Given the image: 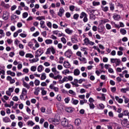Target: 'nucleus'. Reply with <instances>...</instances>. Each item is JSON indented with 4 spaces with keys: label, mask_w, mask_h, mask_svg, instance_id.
I'll return each instance as SVG.
<instances>
[{
    "label": "nucleus",
    "mask_w": 129,
    "mask_h": 129,
    "mask_svg": "<svg viewBox=\"0 0 129 129\" xmlns=\"http://www.w3.org/2000/svg\"><path fill=\"white\" fill-rule=\"evenodd\" d=\"M65 32L67 34L70 35V34H72V33H73V30H71L70 28H67L65 29Z\"/></svg>",
    "instance_id": "obj_18"
},
{
    "label": "nucleus",
    "mask_w": 129,
    "mask_h": 129,
    "mask_svg": "<svg viewBox=\"0 0 129 129\" xmlns=\"http://www.w3.org/2000/svg\"><path fill=\"white\" fill-rule=\"evenodd\" d=\"M44 70V67H43V66L40 65L37 68V71L38 72H41Z\"/></svg>",
    "instance_id": "obj_20"
},
{
    "label": "nucleus",
    "mask_w": 129,
    "mask_h": 129,
    "mask_svg": "<svg viewBox=\"0 0 129 129\" xmlns=\"http://www.w3.org/2000/svg\"><path fill=\"white\" fill-rule=\"evenodd\" d=\"M120 32L122 35H125L126 34V30L123 28H121L120 30Z\"/></svg>",
    "instance_id": "obj_31"
},
{
    "label": "nucleus",
    "mask_w": 129,
    "mask_h": 129,
    "mask_svg": "<svg viewBox=\"0 0 129 129\" xmlns=\"http://www.w3.org/2000/svg\"><path fill=\"white\" fill-rule=\"evenodd\" d=\"M25 57L26 58H34V55L31 53H27Z\"/></svg>",
    "instance_id": "obj_34"
},
{
    "label": "nucleus",
    "mask_w": 129,
    "mask_h": 129,
    "mask_svg": "<svg viewBox=\"0 0 129 129\" xmlns=\"http://www.w3.org/2000/svg\"><path fill=\"white\" fill-rule=\"evenodd\" d=\"M123 98L124 99L125 103H128V101H129L128 98L125 97V96H123Z\"/></svg>",
    "instance_id": "obj_57"
},
{
    "label": "nucleus",
    "mask_w": 129,
    "mask_h": 129,
    "mask_svg": "<svg viewBox=\"0 0 129 129\" xmlns=\"http://www.w3.org/2000/svg\"><path fill=\"white\" fill-rule=\"evenodd\" d=\"M29 16V14L27 12L23 13L22 14V17L24 19H26Z\"/></svg>",
    "instance_id": "obj_46"
},
{
    "label": "nucleus",
    "mask_w": 129,
    "mask_h": 129,
    "mask_svg": "<svg viewBox=\"0 0 129 129\" xmlns=\"http://www.w3.org/2000/svg\"><path fill=\"white\" fill-rule=\"evenodd\" d=\"M128 90H129L128 87H127L126 88H122L120 89V91L121 92H122V93H125L126 91H128Z\"/></svg>",
    "instance_id": "obj_24"
},
{
    "label": "nucleus",
    "mask_w": 129,
    "mask_h": 129,
    "mask_svg": "<svg viewBox=\"0 0 129 129\" xmlns=\"http://www.w3.org/2000/svg\"><path fill=\"white\" fill-rule=\"evenodd\" d=\"M71 41L73 44L75 43H77L78 42V40H77V38H73L71 39Z\"/></svg>",
    "instance_id": "obj_48"
},
{
    "label": "nucleus",
    "mask_w": 129,
    "mask_h": 129,
    "mask_svg": "<svg viewBox=\"0 0 129 129\" xmlns=\"http://www.w3.org/2000/svg\"><path fill=\"white\" fill-rule=\"evenodd\" d=\"M47 78V76H46V73H43L41 74V76L40 78L41 80H45Z\"/></svg>",
    "instance_id": "obj_21"
},
{
    "label": "nucleus",
    "mask_w": 129,
    "mask_h": 129,
    "mask_svg": "<svg viewBox=\"0 0 129 129\" xmlns=\"http://www.w3.org/2000/svg\"><path fill=\"white\" fill-rule=\"evenodd\" d=\"M45 42L47 44L49 45V44H52L53 43V40L51 39H46L45 41Z\"/></svg>",
    "instance_id": "obj_32"
},
{
    "label": "nucleus",
    "mask_w": 129,
    "mask_h": 129,
    "mask_svg": "<svg viewBox=\"0 0 129 129\" xmlns=\"http://www.w3.org/2000/svg\"><path fill=\"white\" fill-rule=\"evenodd\" d=\"M69 93L70 94H71L72 95H74V96H75L76 95V93L75 92H74L73 90H70L69 91Z\"/></svg>",
    "instance_id": "obj_42"
},
{
    "label": "nucleus",
    "mask_w": 129,
    "mask_h": 129,
    "mask_svg": "<svg viewBox=\"0 0 129 129\" xmlns=\"http://www.w3.org/2000/svg\"><path fill=\"white\" fill-rule=\"evenodd\" d=\"M64 101L66 102V103H69V102L70 101V98L67 97L64 99Z\"/></svg>",
    "instance_id": "obj_58"
},
{
    "label": "nucleus",
    "mask_w": 129,
    "mask_h": 129,
    "mask_svg": "<svg viewBox=\"0 0 129 129\" xmlns=\"http://www.w3.org/2000/svg\"><path fill=\"white\" fill-rule=\"evenodd\" d=\"M28 125H31V126H33V125H34L35 123L33 122L32 120H29L27 122Z\"/></svg>",
    "instance_id": "obj_37"
},
{
    "label": "nucleus",
    "mask_w": 129,
    "mask_h": 129,
    "mask_svg": "<svg viewBox=\"0 0 129 129\" xmlns=\"http://www.w3.org/2000/svg\"><path fill=\"white\" fill-rule=\"evenodd\" d=\"M66 111H67V112H73V109L72 108V107H70L66 108Z\"/></svg>",
    "instance_id": "obj_29"
},
{
    "label": "nucleus",
    "mask_w": 129,
    "mask_h": 129,
    "mask_svg": "<svg viewBox=\"0 0 129 129\" xmlns=\"http://www.w3.org/2000/svg\"><path fill=\"white\" fill-rule=\"evenodd\" d=\"M72 54H73V53L72 52V50H71V49H68L65 52L64 56H66V57H67V58H71Z\"/></svg>",
    "instance_id": "obj_2"
},
{
    "label": "nucleus",
    "mask_w": 129,
    "mask_h": 129,
    "mask_svg": "<svg viewBox=\"0 0 129 129\" xmlns=\"http://www.w3.org/2000/svg\"><path fill=\"white\" fill-rule=\"evenodd\" d=\"M50 51L52 53V54H54L55 53H56V50H55V48L53 46L50 47Z\"/></svg>",
    "instance_id": "obj_45"
},
{
    "label": "nucleus",
    "mask_w": 129,
    "mask_h": 129,
    "mask_svg": "<svg viewBox=\"0 0 129 129\" xmlns=\"http://www.w3.org/2000/svg\"><path fill=\"white\" fill-rule=\"evenodd\" d=\"M87 17H88V16L87 15L86 16L84 17L83 20L84 23H86L88 21V18H87Z\"/></svg>",
    "instance_id": "obj_59"
},
{
    "label": "nucleus",
    "mask_w": 129,
    "mask_h": 129,
    "mask_svg": "<svg viewBox=\"0 0 129 129\" xmlns=\"http://www.w3.org/2000/svg\"><path fill=\"white\" fill-rule=\"evenodd\" d=\"M43 126L45 128H47L48 126H49V123H48V122L47 121L45 122L43 124Z\"/></svg>",
    "instance_id": "obj_56"
},
{
    "label": "nucleus",
    "mask_w": 129,
    "mask_h": 129,
    "mask_svg": "<svg viewBox=\"0 0 129 129\" xmlns=\"http://www.w3.org/2000/svg\"><path fill=\"white\" fill-rule=\"evenodd\" d=\"M19 19V17L18 16H17V15H15L14 14H13L12 16H11V21H15L16 20V19Z\"/></svg>",
    "instance_id": "obj_30"
},
{
    "label": "nucleus",
    "mask_w": 129,
    "mask_h": 129,
    "mask_svg": "<svg viewBox=\"0 0 129 129\" xmlns=\"http://www.w3.org/2000/svg\"><path fill=\"white\" fill-rule=\"evenodd\" d=\"M18 126H19V127H20V128H22V127H23V122L19 121L18 122Z\"/></svg>",
    "instance_id": "obj_63"
},
{
    "label": "nucleus",
    "mask_w": 129,
    "mask_h": 129,
    "mask_svg": "<svg viewBox=\"0 0 129 129\" xmlns=\"http://www.w3.org/2000/svg\"><path fill=\"white\" fill-rule=\"evenodd\" d=\"M105 27L107 30H111V26L109 24H106Z\"/></svg>",
    "instance_id": "obj_50"
},
{
    "label": "nucleus",
    "mask_w": 129,
    "mask_h": 129,
    "mask_svg": "<svg viewBox=\"0 0 129 129\" xmlns=\"http://www.w3.org/2000/svg\"><path fill=\"white\" fill-rule=\"evenodd\" d=\"M101 9L103 12L106 13V12H108L109 8L107 6L104 7L103 6H101Z\"/></svg>",
    "instance_id": "obj_8"
},
{
    "label": "nucleus",
    "mask_w": 129,
    "mask_h": 129,
    "mask_svg": "<svg viewBox=\"0 0 129 129\" xmlns=\"http://www.w3.org/2000/svg\"><path fill=\"white\" fill-rule=\"evenodd\" d=\"M81 123V120H80V119H76L75 120V124H76V125H77L78 126L80 125Z\"/></svg>",
    "instance_id": "obj_14"
},
{
    "label": "nucleus",
    "mask_w": 129,
    "mask_h": 129,
    "mask_svg": "<svg viewBox=\"0 0 129 129\" xmlns=\"http://www.w3.org/2000/svg\"><path fill=\"white\" fill-rule=\"evenodd\" d=\"M43 51H42L41 49H38L37 50V52L36 53L35 55V58H39L40 56H41L42 54H43Z\"/></svg>",
    "instance_id": "obj_4"
},
{
    "label": "nucleus",
    "mask_w": 129,
    "mask_h": 129,
    "mask_svg": "<svg viewBox=\"0 0 129 129\" xmlns=\"http://www.w3.org/2000/svg\"><path fill=\"white\" fill-rule=\"evenodd\" d=\"M66 81H68V77H64L62 80H60V83H64V82H66Z\"/></svg>",
    "instance_id": "obj_28"
},
{
    "label": "nucleus",
    "mask_w": 129,
    "mask_h": 129,
    "mask_svg": "<svg viewBox=\"0 0 129 129\" xmlns=\"http://www.w3.org/2000/svg\"><path fill=\"white\" fill-rule=\"evenodd\" d=\"M36 20H38V21H41L42 20H45V16L38 17L36 18Z\"/></svg>",
    "instance_id": "obj_51"
},
{
    "label": "nucleus",
    "mask_w": 129,
    "mask_h": 129,
    "mask_svg": "<svg viewBox=\"0 0 129 129\" xmlns=\"http://www.w3.org/2000/svg\"><path fill=\"white\" fill-rule=\"evenodd\" d=\"M74 74L75 76H78L80 74V71L78 69H76L74 71Z\"/></svg>",
    "instance_id": "obj_15"
},
{
    "label": "nucleus",
    "mask_w": 129,
    "mask_h": 129,
    "mask_svg": "<svg viewBox=\"0 0 129 129\" xmlns=\"http://www.w3.org/2000/svg\"><path fill=\"white\" fill-rule=\"evenodd\" d=\"M110 11H112V12H113V11H114V4H113L112 3L110 4Z\"/></svg>",
    "instance_id": "obj_33"
},
{
    "label": "nucleus",
    "mask_w": 129,
    "mask_h": 129,
    "mask_svg": "<svg viewBox=\"0 0 129 129\" xmlns=\"http://www.w3.org/2000/svg\"><path fill=\"white\" fill-rule=\"evenodd\" d=\"M87 15V14H86L85 12H82L80 15V19H83V18H85V17H86Z\"/></svg>",
    "instance_id": "obj_19"
},
{
    "label": "nucleus",
    "mask_w": 129,
    "mask_h": 129,
    "mask_svg": "<svg viewBox=\"0 0 129 129\" xmlns=\"http://www.w3.org/2000/svg\"><path fill=\"white\" fill-rule=\"evenodd\" d=\"M100 22L102 25L106 24V23H109V20L107 19H103L100 21Z\"/></svg>",
    "instance_id": "obj_17"
},
{
    "label": "nucleus",
    "mask_w": 129,
    "mask_h": 129,
    "mask_svg": "<svg viewBox=\"0 0 129 129\" xmlns=\"http://www.w3.org/2000/svg\"><path fill=\"white\" fill-rule=\"evenodd\" d=\"M64 12H65V10H64V9L63 8V7H61L59 9V11L58 13H57L58 16H59V17H62Z\"/></svg>",
    "instance_id": "obj_5"
},
{
    "label": "nucleus",
    "mask_w": 129,
    "mask_h": 129,
    "mask_svg": "<svg viewBox=\"0 0 129 129\" xmlns=\"http://www.w3.org/2000/svg\"><path fill=\"white\" fill-rule=\"evenodd\" d=\"M60 40L63 44H65L66 43H67V41L66 40V38H65V37L61 38Z\"/></svg>",
    "instance_id": "obj_47"
},
{
    "label": "nucleus",
    "mask_w": 129,
    "mask_h": 129,
    "mask_svg": "<svg viewBox=\"0 0 129 129\" xmlns=\"http://www.w3.org/2000/svg\"><path fill=\"white\" fill-rule=\"evenodd\" d=\"M32 62H31V63H35V62H38V61H39V58L37 57L36 58H33L32 60H31Z\"/></svg>",
    "instance_id": "obj_54"
},
{
    "label": "nucleus",
    "mask_w": 129,
    "mask_h": 129,
    "mask_svg": "<svg viewBox=\"0 0 129 129\" xmlns=\"http://www.w3.org/2000/svg\"><path fill=\"white\" fill-rule=\"evenodd\" d=\"M39 35H40V33H39L38 31H36L35 33L33 34L32 36H33V37H37V36H39Z\"/></svg>",
    "instance_id": "obj_62"
},
{
    "label": "nucleus",
    "mask_w": 129,
    "mask_h": 129,
    "mask_svg": "<svg viewBox=\"0 0 129 129\" xmlns=\"http://www.w3.org/2000/svg\"><path fill=\"white\" fill-rule=\"evenodd\" d=\"M77 56H78L79 57H81L82 56V53H81V52L80 51H78L76 53Z\"/></svg>",
    "instance_id": "obj_64"
},
{
    "label": "nucleus",
    "mask_w": 129,
    "mask_h": 129,
    "mask_svg": "<svg viewBox=\"0 0 129 129\" xmlns=\"http://www.w3.org/2000/svg\"><path fill=\"white\" fill-rule=\"evenodd\" d=\"M123 114L124 115H129V112L127 110H125L123 112Z\"/></svg>",
    "instance_id": "obj_61"
},
{
    "label": "nucleus",
    "mask_w": 129,
    "mask_h": 129,
    "mask_svg": "<svg viewBox=\"0 0 129 129\" xmlns=\"http://www.w3.org/2000/svg\"><path fill=\"white\" fill-rule=\"evenodd\" d=\"M31 71H32V72H35L36 70H37V67L35 66H32L30 69Z\"/></svg>",
    "instance_id": "obj_44"
},
{
    "label": "nucleus",
    "mask_w": 129,
    "mask_h": 129,
    "mask_svg": "<svg viewBox=\"0 0 129 129\" xmlns=\"http://www.w3.org/2000/svg\"><path fill=\"white\" fill-rule=\"evenodd\" d=\"M115 99L119 103H122V102H123V100L121 98H119L118 96H115Z\"/></svg>",
    "instance_id": "obj_13"
},
{
    "label": "nucleus",
    "mask_w": 129,
    "mask_h": 129,
    "mask_svg": "<svg viewBox=\"0 0 129 129\" xmlns=\"http://www.w3.org/2000/svg\"><path fill=\"white\" fill-rule=\"evenodd\" d=\"M19 55L22 56V57L25 56V51L21 50L19 52Z\"/></svg>",
    "instance_id": "obj_60"
},
{
    "label": "nucleus",
    "mask_w": 129,
    "mask_h": 129,
    "mask_svg": "<svg viewBox=\"0 0 129 129\" xmlns=\"http://www.w3.org/2000/svg\"><path fill=\"white\" fill-rule=\"evenodd\" d=\"M63 67L64 68L69 69L71 67V64L68 61H64L63 62Z\"/></svg>",
    "instance_id": "obj_7"
},
{
    "label": "nucleus",
    "mask_w": 129,
    "mask_h": 129,
    "mask_svg": "<svg viewBox=\"0 0 129 129\" xmlns=\"http://www.w3.org/2000/svg\"><path fill=\"white\" fill-rule=\"evenodd\" d=\"M3 121L4 122H11V119H10L8 117H5L3 118Z\"/></svg>",
    "instance_id": "obj_22"
},
{
    "label": "nucleus",
    "mask_w": 129,
    "mask_h": 129,
    "mask_svg": "<svg viewBox=\"0 0 129 129\" xmlns=\"http://www.w3.org/2000/svg\"><path fill=\"white\" fill-rule=\"evenodd\" d=\"M51 53V47H49L47 49L45 54L46 55H49Z\"/></svg>",
    "instance_id": "obj_49"
},
{
    "label": "nucleus",
    "mask_w": 129,
    "mask_h": 129,
    "mask_svg": "<svg viewBox=\"0 0 129 129\" xmlns=\"http://www.w3.org/2000/svg\"><path fill=\"white\" fill-rule=\"evenodd\" d=\"M78 18H79V14H75L74 15L73 18L74 20H78Z\"/></svg>",
    "instance_id": "obj_43"
},
{
    "label": "nucleus",
    "mask_w": 129,
    "mask_h": 129,
    "mask_svg": "<svg viewBox=\"0 0 129 129\" xmlns=\"http://www.w3.org/2000/svg\"><path fill=\"white\" fill-rule=\"evenodd\" d=\"M34 84L36 86H39V85H40V80L37 79L35 80L34 81Z\"/></svg>",
    "instance_id": "obj_40"
},
{
    "label": "nucleus",
    "mask_w": 129,
    "mask_h": 129,
    "mask_svg": "<svg viewBox=\"0 0 129 129\" xmlns=\"http://www.w3.org/2000/svg\"><path fill=\"white\" fill-rule=\"evenodd\" d=\"M104 30H105L104 26L100 25L98 27V32L99 33H103V32H104Z\"/></svg>",
    "instance_id": "obj_6"
},
{
    "label": "nucleus",
    "mask_w": 129,
    "mask_h": 129,
    "mask_svg": "<svg viewBox=\"0 0 129 129\" xmlns=\"http://www.w3.org/2000/svg\"><path fill=\"white\" fill-rule=\"evenodd\" d=\"M69 70H66L62 72V74H64V75H66L67 74H69Z\"/></svg>",
    "instance_id": "obj_53"
},
{
    "label": "nucleus",
    "mask_w": 129,
    "mask_h": 129,
    "mask_svg": "<svg viewBox=\"0 0 129 129\" xmlns=\"http://www.w3.org/2000/svg\"><path fill=\"white\" fill-rule=\"evenodd\" d=\"M71 102L73 104H74V105H77L79 102V101L78 100H75L73 98L72 99Z\"/></svg>",
    "instance_id": "obj_11"
},
{
    "label": "nucleus",
    "mask_w": 129,
    "mask_h": 129,
    "mask_svg": "<svg viewBox=\"0 0 129 129\" xmlns=\"http://www.w3.org/2000/svg\"><path fill=\"white\" fill-rule=\"evenodd\" d=\"M39 92H40V88H35L34 92V94H35V95H39Z\"/></svg>",
    "instance_id": "obj_16"
},
{
    "label": "nucleus",
    "mask_w": 129,
    "mask_h": 129,
    "mask_svg": "<svg viewBox=\"0 0 129 129\" xmlns=\"http://www.w3.org/2000/svg\"><path fill=\"white\" fill-rule=\"evenodd\" d=\"M116 66H119V64H120V59L119 58H116Z\"/></svg>",
    "instance_id": "obj_41"
},
{
    "label": "nucleus",
    "mask_w": 129,
    "mask_h": 129,
    "mask_svg": "<svg viewBox=\"0 0 129 129\" xmlns=\"http://www.w3.org/2000/svg\"><path fill=\"white\" fill-rule=\"evenodd\" d=\"M127 122H128L127 119L124 118L123 119V121L121 122V124L123 126H126V123H127Z\"/></svg>",
    "instance_id": "obj_9"
},
{
    "label": "nucleus",
    "mask_w": 129,
    "mask_h": 129,
    "mask_svg": "<svg viewBox=\"0 0 129 129\" xmlns=\"http://www.w3.org/2000/svg\"><path fill=\"white\" fill-rule=\"evenodd\" d=\"M3 18L5 21H7V20H8L9 18H10V13L8 12H4L3 13Z\"/></svg>",
    "instance_id": "obj_3"
},
{
    "label": "nucleus",
    "mask_w": 129,
    "mask_h": 129,
    "mask_svg": "<svg viewBox=\"0 0 129 129\" xmlns=\"http://www.w3.org/2000/svg\"><path fill=\"white\" fill-rule=\"evenodd\" d=\"M113 18L114 20H115V21H119V19H120V16L119 15L116 14L113 16Z\"/></svg>",
    "instance_id": "obj_12"
},
{
    "label": "nucleus",
    "mask_w": 129,
    "mask_h": 129,
    "mask_svg": "<svg viewBox=\"0 0 129 129\" xmlns=\"http://www.w3.org/2000/svg\"><path fill=\"white\" fill-rule=\"evenodd\" d=\"M53 79L55 80H57V79H59V81L62 79V77L60 76V75H57L56 76L53 77Z\"/></svg>",
    "instance_id": "obj_25"
},
{
    "label": "nucleus",
    "mask_w": 129,
    "mask_h": 129,
    "mask_svg": "<svg viewBox=\"0 0 129 129\" xmlns=\"http://www.w3.org/2000/svg\"><path fill=\"white\" fill-rule=\"evenodd\" d=\"M78 59L81 62H83L85 64L87 63V60L85 57L81 56V57H79Z\"/></svg>",
    "instance_id": "obj_10"
},
{
    "label": "nucleus",
    "mask_w": 129,
    "mask_h": 129,
    "mask_svg": "<svg viewBox=\"0 0 129 129\" xmlns=\"http://www.w3.org/2000/svg\"><path fill=\"white\" fill-rule=\"evenodd\" d=\"M68 119H66V118L64 117L61 119V123L62 126H68Z\"/></svg>",
    "instance_id": "obj_1"
},
{
    "label": "nucleus",
    "mask_w": 129,
    "mask_h": 129,
    "mask_svg": "<svg viewBox=\"0 0 129 129\" xmlns=\"http://www.w3.org/2000/svg\"><path fill=\"white\" fill-rule=\"evenodd\" d=\"M89 106L90 109H94V108H95V105H94L93 103H90Z\"/></svg>",
    "instance_id": "obj_39"
},
{
    "label": "nucleus",
    "mask_w": 129,
    "mask_h": 129,
    "mask_svg": "<svg viewBox=\"0 0 129 129\" xmlns=\"http://www.w3.org/2000/svg\"><path fill=\"white\" fill-rule=\"evenodd\" d=\"M27 93H28V91H27V89H26V88L22 89V92L21 94H22L24 95H27Z\"/></svg>",
    "instance_id": "obj_38"
},
{
    "label": "nucleus",
    "mask_w": 129,
    "mask_h": 129,
    "mask_svg": "<svg viewBox=\"0 0 129 129\" xmlns=\"http://www.w3.org/2000/svg\"><path fill=\"white\" fill-rule=\"evenodd\" d=\"M46 26H47V27H48V28H52V23H51V22H46Z\"/></svg>",
    "instance_id": "obj_55"
},
{
    "label": "nucleus",
    "mask_w": 129,
    "mask_h": 129,
    "mask_svg": "<svg viewBox=\"0 0 129 129\" xmlns=\"http://www.w3.org/2000/svg\"><path fill=\"white\" fill-rule=\"evenodd\" d=\"M23 86H24V87H26L27 89H30V85L26 82H25V81H23Z\"/></svg>",
    "instance_id": "obj_23"
},
{
    "label": "nucleus",
    "mask_w": 129,
    "mask_h": 129,
    "mask_svg": "<svg viewBox=\"0 0 129 129\" xmlns=\"http://www.w3.org/2000/svg\"><path fill=\"white\" fill-rule=\"evenodd\" d=\"M111 25H114L115 28H117V29H119V25L115 24V22L113 21L111 22Z\"/></svg>",
    "instance_id": "obj_35"
},
{
    "label": "nucleus",
    "mask_w": 129,
    "mask_h": 129,
    "mask_svg": "<svg viewBox=\"0 0 129 129\" xmlns=\"http://www.w3.org/2000/svg\"><path fill=\"white\" fill-rule=\"evenodd\" d=\"M90 41V40H89V39L87 37H86L84 40V42L85 44V45H88L89 42Z\"/></svg>",
    "instance_id": "obj_36"
},
{
    "label": "nucleus",
    "mask_w": 129,
    "mask_h": 129,
    "mask_svg": "<svg viewBox=\"0 0 129 129\" xmlns=\"http://www.w3.org/2000/svg\"><path fill=\"white\" fill-rule=\"evenodd\" d=\"M58 37H65V34L59 31L57 34Z\"/></svg>",
    "instance_id": "obj_52"
},
{
    "label": "nucleus",
    "mask_w": 129,
    "mask_h": 129,
    "mask_svg": "<svg viewBox=\"0 0 129 129\" xmlns=\"http://www.w3.org/2000/svg\"><path fill=\"white\" fill-rule=\"evenodd\" d=\"M92 5H93V7H96V6H100V2L93 1L92 2Z\"/></svg>",
    "instance_id": "obj_27"
},
{
    "label": "nucleus",
    "mask_w": 129,
    "mask_h": 129,
    "mask_svg": "<svg viewBox=\"0 0 129 129\" xmlns=\"http://www.w3.org/2000/svg\"><path fill=\"white\" fill-rule=\"evenodd\" d=\"M84 103H87V100L84 99L83 100H81L80 101V104L81 105H83Z\"/></svg>",
    "instance_id": "obj_26"
}]
</instances>
